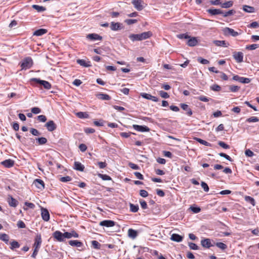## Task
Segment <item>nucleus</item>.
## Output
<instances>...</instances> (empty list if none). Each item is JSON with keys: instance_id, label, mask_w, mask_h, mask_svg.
<instances>
[{"instance_id": "1", "label": "nucleus", "mask_w": 259, "mask_h": 259, "mask_svg": "<svg viewBox=\"0 0 259 259\" xmlns=\"http://www.w3.org/2000/svg\"><path fill=\"white\" fill-rule=\"evenodd\" d=\"M152 35V32L149 31L140 34H131L129 35V38L132 41H141L150 38Z\"/></svg>"}, {"instance_id": "2", "label": "nucleus", "mask_w": 259, "mask_h": 259, "mask_svg": "<svg viewBox=\"0 0 259 259\" xmlns=\"http://www.w3.org/2000/svg\"><path fill=\"white\" fill-rule=\"evenodd\" d=\"M33 65V61L30 57L25 58L21 63L22 69H28L30 68Z\"/></svg>"}, {"instance_id": "3", "label": "nucleus", "mask_w": 259, "mask_h": 259, "mask_svg": "<svg viewBox=\"0 0 259 259\" xmlns=\"http://www.w3.org/2000/svg\"><path fill=\"white\" fill-rule=\"evenodd\" d=\"M30 82H34L42 85L45 89L50 90L51 88V83L46 80H40L39 78H32L30 79Z\"/></svg>"}, {"instance_id": "4", "label": "nucleus", "mask_w": 259, "mask_h": 259, "mask_svg": "<svg viewBox=\"0 0 259 259\" xmlns=\"http://www.w3.org/2000/svg\"><path fill=\"white\" fill-rule=\"evenodd\" d=\"M223 32L225 35H231L234 37L237 36L239 34L237 31L229 27L224 28L223 29Z\"/></svg>"}, {"instance_id": "5", "label": "nucleus", "mask_w": 259, "mask_h": 259, "mask_svg": "<svg viewBox=\"0 0 259 259\" xmlns=\"http://www.w3.org/2000/svg\"><path fill=\"white\" fill-rule=\"evenodd\" d=\"M233 57L238 63H241L243 61V54L240 52H234Z\"/></svg>"}, {"instance_id": "6", "label": "nucleus", "mask_w": 259, "mask_h": 259, "mask_svg": "<svg viewBox=\"0 0 259 259\" xmlns=\"http://www.w3.org/2000/svg\"><path fill=\"white\" fill-rule=\"evenodd\" d=\"M63 235V233L59 231H56L53 234L54 238L59 242L64 241V237Z\"/></svg>"}, {"instance_id": "7", "label": "nucleus", "mask_w": 259, "mask_h": 259, "mask_svg": "<svg viewBox=\"0 0 259 259\" xmlns=\"http://www.w3.org/2000/svg\"><path fill=\"white\" fill-rule=\"evenodd\" d=\"M233 79L236 81H238L243 83H248L250 81V79L248 78H245L243 77H240L238 75H234L233 77Z\"/></svg>"}, {"instance_id": "8", "label": "nucleus", "mask_w": 259, "mask_h": 259, "mask_svg": "<svg viewBox=\"0 0 259 259\" xmlns=\"http://www.w3.org/2000/svg\"><path fill=\"white\" fill-rule=\"evenodd\" d=\"M45 126L49 132H53L57 128L56 124L53 120H49L45 124Z\"/></svg>"}, {"instance_id": "9", "label": "nucleus", "mask_w": 259, "mask_h": 259, "mask_svg": "<svg viewBox=\"0 0 259 259\" xmlns=\"http://www.w3.org/2000/svg\"><path fill=\"white\" fill-rule=\"evenodd\" d=\"M132 3L138 11H141L144 8L142 5L143 2L142 0H133Z\"/></svg>"}, {"instance_id": "10", "label": "nucleus", "mask_w": 259, "mask_h": 259, "mask_svg": "<svg viewBox=\"0 0 259 259\" xmlns=\"http://www.w3.org/2000/svg\"><path fill=\"white\" fill-rule=\"evenodd\" d=\"M110 29L113 31L121 30L123 28L122 24L119 22H112L110 24Z\"/></svg>"}, {"instance_id": "11", "label": "nucleus", "mask_w": 259, "mask_h": 259, "mask_svg": "<svg viewBox=\"0 0 259 259\" xmlns=\"http://www.w3.org/2000/svg\"><path fill=\"white\" fill-rule=\"evenodd\" d=\"M133 128L138 131L141 132H149L150 131L149 128L145 125H139L137 124H134L133 125Z\"/></svg>"}, {"instance_id": "12", "label": "nucleus", "mask_w": 259, "mask_h": 259, "mask_svg": "<svg viewBox=\"0 0 259 259\" xmlns=\"http://www.w3.org/2000/svg\"><path fill=\"white\" fill-rule=\"evenodd\" d=\"M41 215L44 221L47 222L50 220V213L46 208H41Z\"/></svg>"}, {"instance_id": "13", "label": "nucleus", "mask_w": 259, "mask_h": 259, "mask_svg": "<svg viewBox=\"0 0 259 259\" xmlns=\"http://www.w3.org/2000/svg\"><path fill=\"white\" fill-rule=\"evenodd\" d=\"M99 225L106 227H112L115 226V222L112 220H104L100 222Z\"/></svg>"}, {"instance_id": "14", "label": "nucleus", "mask_w": 259, "mask_h": 259, "mask_svg": "<svg viewBox=\"0 0 259 259\" xmlns=\"http://www.w3.org/2000/svg\"><path fill=\"white\" fill-rule=\"evenodd\" d=\"M141 96L146 99L152 100L154 102H158V98L156 97L153 96L147 93H143L141 94Z\"/></svg>"}, {"instance_id": "15", "label": "nucleus", "mask_w": 259, "mask_h": 259, "mask_svg": "<svg viewBox=\"0 0 259 259\" xmlns=\"http://www.w3.org/2000/svg\"><path fill=\"white\" fill-rule=\"evenodd\" d=\"M37 188L39 189H42L45 188V184L42 180L40 179H35L33 183Z\"/></svg>"}, {"instance_id": "16", "label": "nucleus", "mask_w": 259, "mask_h": 259, "mask_svg": "<svg viewBox=\"0 0 259 259\" xmlns=\"http://www.w3.org/2000/svg\"><path fill=\"white\" fill-rule=\"evenodd\" d=\"M187 45L190 47H194L198 44V40L196 37H192L188 38Z\"/></svg>"}, {"instance_id": "17", "label": "nucleus", "mask_w": 259, "mask_h": 259, "mask_svg": "<svg viewBox=\"0 0 259 259\" xmlns=\"http://www.w3.org/2000/svg\"><path fill=\"white\" fill-rule=\"evenodd\" d=\"M1 164L6 167L10 168L14 164V161L10 159L5 160L1 162Z\"/></svg>"}, {"instance_id": "18", "label": "nucleus", "mask_w": 259, "mask_h": 259, "mask_svg": "<svg viewBox=\"0 0 259 259\" xmlns=\"http://www.w3.org/2000/svg\"><path fill=\"white\" fill-rule=\"evenodd\" d=\"M76 62L80 66L83 67H89L91 66V64L90 61H86L83 59H77Z\"/></svg>"}, {"instance_id": "19", "label": "nucleus", "mask_w": 259, "mask_h": 259, "mask_svg": "<svg viewBox=\"0 0 259 259\" xmlns=\"http://www.w3.org/2000/svg\"><path fill=\"white\" fill-rule=\"evenodd\" d=\"M42 240L40 234H37L35 238L34 246L36 248H39L41 243Z\"/></svg>"}, {"instance_id": "20", "label": "nucleus", "mask_w": 259, "mask_h": 259, "mask_svg": "<svg viewBox=\"0 0 259 259\" xmlns=\"http://www.w3.org/2000/svg\"><path fill=\"white\" fill-rule=\"evenodd\" d=\"M87 38L90 40H102V37L96 33L89 34L87 36Z\"/></svg>"}, {"instance_id": "21", "label": "nucleus", "mask_w": 259, "mask_h": 259, "mask_svg": "<svg viewBox=\"0 0 259 259\" xmlns=\"http://www.w3.org/2000/svg\"><path fill=\"white\" fill-rule=\"evenodd\" d=\"M201 244L203 247L207 248L212 246L211 244L210 240L208 238L202 240L201 241Z\"/></svg>"}, {"instance_id": "22", "label": "nucleus", "mask_w": 259, "mask_h": 259, "mask_svg": "<svg viewBox=\"0 0 259 259\" xmlns=\"http://www.w3.org/2000/svg\"><path fill=\"white\" fill-rule=\"evenodd\" d=\"M128 236L130 238L134 239L138 236V232L133 229H129L128 230Z\"/></svg>"}, {"instance_id": "23", "label": "nucleus", "mask_w": 259, "mask_h": 259, "mask_svg": "<svg viewBox=\"0 0 259 259\" xmlns=\"http://www.w3.org/2000/svg\"><path fill=\"white\" fill-rule=\"evenodd\" d=\"M207 12L212 15L222 14L223 13V12L221 10L217 9H209L207 10Z\"/></svg>"}, {"instance_id": "24", "label": "nucleus", "mask_w": 259, "mask_h": 259, "mask_svg": "<svg viewBox=\"0 0 259 259\" xmlns=\"http://www.w3.org/2000/svg\"><path fill=\"white\" fill-rule=\"evenodd\" d=\"M8 202L10 206L12 207H16L18 204L17 200L14 199L13 197L10 196L8 198Z\"/></svg>"}, {"instance_id": "25", "label": "nucleus", "mask_w": 259, "mask_h": 259, "mask_svg": "<svg viewBox=\"0 0 259 259\" xmlns=\"http://www.w3.org/2000/svg\"><path fill=\"white\" fill-rule=\"evenodd\" d=\"M183 237L177 234H172L171 236L170 239L176 242H181L182 241Z\"/></svg>"}, {"instance_id": "26", "label": "nucleus", "mask_w": 259, "mask_h": 259, "mask_svg": "<svg viewBox=\"0 0 259 259\" xmlns=\"http://www.w3.org/2000/svg\"><path fill=\"white\" fill-rule=\"evenodd\" d=\"M181 108L184 110L187 111V114L189 116H191L192 115V111L189 107L188 105L186 104H181Z\"/></svg>"}, {"instance_id": "27", "label": "nucleus", "mask_w": 259, "mask_h": 259, "mask_svg": "<svg viewBox=\"0 0 259 259\" xmlns=\"http://www.w3.org/2000/svg\"><path fill=\"white\" fill-rule=\"evenodd\" d=\"M213 44L219 47H227L229 45V43H226V41L225 40H214L213 41Z\"/></svg>"}, {"instance_id": "28", "label": "nucleus", "mask_w": 259, "mask_h": 259, "mask_svg": "<svg viewBox=\"0 0 259 259\" xmlns=\"http://www.w3.org/2000/svg\"><path fill=\"white\" fill-rule=\"evenodd\" d=\"M84 166L79 162H74V169L77 170L82 171H83Z\"/></svg>"}, {"instance_id": "29", "label": "nucleus", "mask_w": 259, "mask_h": 259, "mask_svg": "<svg viewBox=\"0 0 259 259\" xmlns=\"http://www.w3.org/2000/svg\"><path fill=\"white\" fill-rule=\"evenodd\" d=\"M69 244L72 246L81 247L82 245V242L78 240H70L68 242Z\"/></svg>"}, {"instance_id": "30", "label": "nucleus", "mask_w": 259, "mask_h": 259, "mask_svg": "<svg viewBox=\"0 0 259 259\" xmlns=\"http://www.w3.org/2000/svg\"><path fill=\"white\" fill-rule=\"evenodd\" d=\"M47 32L45 29H39L33 32V35L35 36H41Z\"/></svg>"}, {"instance_id": "31", "label": "nucleus", "mask_w": 259, "mask_h": 259, "mask_svg": "<svg viewBox=\"0 0 259 259\" xmlns=\"http://www.w3.org/2000/svg\"><path fill=\"white\" fill-rule=\"evenodd\" d=\"M10 249L11 250H14L16 248H18L20 247V244L17 241L13 240L10 242Z\"/></svg>"}, {"instance_id": "32", "label": "nucleus", "mask_w": 259, "mask_h": 259, "mask_svg": "<svg viewBox=\"0 0 259 259\" xmlns=\"http://www.w3.org/2000/svg\"><path fill=\"white\" fill-rule=\"evenodd\" d=\"M243 10L247 13H253L254 12V8L253 7L247 5H244Z\"/></svg>"}, {"instance_id": "33", "label": "nucleus", "mask_w": 259, "mask_h": 259, "mask_svg": "<svg viewBox=\"0 0 259 259\" xmlns=\"http://www.w3.org/2000/svg\"><path fill=\"white\" fill-rule=\"evenodd\" d=\"M195 139L196 141H197L199 143H200L203 145H205L206 146L210 147L211 146V144L210 143H209L207 142V141H204L202 139H201L200 138H196Z\"/></svg>"}, {"instance_id": "34", "label": "nucleus", "mask_w": 259, "mask_h": 259, "mask_svg": "<svg viewBox=\"0 0 259 259\" xmlns=\"http://www.w3.org/2000/svg\"><path fill=\"white\" fill-rule=\"evenodd\" d=\"M98 98L103 100H109L111 97L107 94H99L98 95Z\"/></svg>"}, {"instance_id": "35", "label": "nucleus", "mask_w": 259, "mask_h": 259, "mask_svg": "<svg viewBox=\"0 0 259 259\" xmlns=\"http://www.w3.org/2000/svg\"><path fill=\"white\" fill-rule=\"evenodd\" d=\"M0 240L4 241L6 243L8 244L9 240V237L6 234H2L0 235Z\"/></svg>"}, {"instance_id": "36", "label": "nucleus", "mask_w": 259, "mask_h": 259, "mask_svg": "<svg viewBox=\"0 0 259 259\" xmlns=\"http://www.w3.org/2000/svg\"><path fill=\"white\" fill-rule=\"evenodd\" d=\"M233 5L232 1H228L224 3L221 4V7L223 8H229L231 7Z\"/></svg>"}, {"instance_id": "37", "label": "nucleus", "mask_w": 259, "mask_h": 259, "mask_svg": "<svg viewBox=\"0 0 259 259\" xmlns=\"http://www.w3.org/2000/svg\"><path fill=\"white\" fill-rule=\"evenodd\" d=\"M32 8L38 12H43L46 10V8L45 7L36 5H32Z\"/></svg>"}, {"instance_id": "38", "label": "nucleus", "mask_w": 259, "mask_h": 259, "mask_svg": "<svg viewBox=\"0 0 259 259\" xmlns=\"http://www.w3.org/2000/svg\"><path fill=\"white\" fill-rule=\"evenodd\" d=\"M130 210L133 212H136L139 210V206L138 205H134L131 203L130 205Z\"/></svg>"}, {"instance_id": "39", "label": "nucleus", "mask_w": 259, "mask_h": 259, "mask_svg": "<svg viewBox=\"0 0 259 259\" xmlns=\"http://www.w3.org/2000/svg\"><path fill=\"white\" fill-rule=\"evenodd\" d=\"M39 145H43L47 142V140L46 138L41 137L36 139Z\"/></svg>"}, {"instance_id": "40", "label": "nucleus", "mask_w": 259, "mask_h": 259, "mask_svg": "<svg viewBox=\"0 0 259 259\" xmlns=\"http://www.w3.org/2000/svg\"><path fill=\"white\" fill-rule=\"evenodd\" d=\"M215 245L218 247L222 250H225L227 248V245L222 242H217Z\"/></svg>"}, {"instance_id": "41", "label": "nucleus", "mask_w": 259, "mask_h": 259, "mask_svg": "<svg viewBox=\"0 0 259 259\" xmlns=\"http://www.w3.org/2000/svg\"><path fill=\"white\" fill-rule=\"evenodd\" d=\"M259 121V119L257 117L252 116L246 119V121L247 122H255Z\"/></svg>"}, {"instance_id": "42", "label": "nucleus", "mask_w": 259, "mask_h": 259, "mask_svg": "<svg viewBox=\"0 0 259 259\" xmlns=\"http://www.w3.org/2000/svg\"><path fill=\"white\" fill-rule=\"evenodd\" d=\"M177 37L180 39H188L190 37V36H189L187 33L184 34H179L177 35Z\"/></svg>"}, {"instance_id": "43", "label": "nucleus", "mask_w": 259, "mask_h": 259, "mask_svg": "<svg viewBox=\"0 0 259 259\" xmlns=\"http://www.w3.org/2000/svg\"><path fill=\"white\" fill-rule=\"evenodd\" d=\"M258 47V45L257 44H252L250 45H248L246 46V49L249 50H254L257 48Z\"/></svg>"}, {"instance_id": "44", "label": "nucleus", "mask_w": 259, "mask_h": 259, "mask_svg": "<svg viewBox=\"0 0 259 259\" xmlns=\"http://www.w3.org/2000/svg\"><path fill=\"white\" fill-rule=\"evenodd\" d=\"M25 205H26L27 206L26 208L24 207V209L25 210H27L28 209V208L33 209L35 207V205L33 203H31V202H25Z\"/></svg>"}, {"instance_id": "45", "label": "nucleus", "mask_w": 259, "mask_h": 259, "mask_svg": "<svg viewBox=\"0 0 259 259\" xmlns=\"http://www.w3.org/2000/svg\"><path fill=\"white\" fill-rule=\"evenodd\" d=\"M190 209H191V210L192 212H193L194 213H195L199 212L201 210V209L199 207H195V206H191L190 207Z\"/></svg>"}, {"instance_id": "46", "label": "nucleus", "mask_w": 259, "mask_h": 259, "mask_svg": "<svg viewBox=\"0 0 259 259\" xmlns=\"http://www.w3.org/2000/svg\"><path fill=\"white\" fill-rule=\"evenodd\" d=\"M210 89L213 91L219 92L221 91V88L218 84H213L210 87Z\"/></svg>"}, {"instance_id": "47", "label": "nucleus", "mask_w": 259, "mask_h": 259, "mask_svg": "<svg viewBox=\"0 0 259 259\" xmlns=\"http://www.w3.org/2000/svg\"><path fill=\"white\" fill-rule=\"evenodd\" d=\"M76 115L80 118H87L88 115L87 113L82 112H77Z\"/></svg>"}, {"instance_id": "48", "label": "nucleus", "mask_w": 259, "mask_h": 259, "mask_svg": "<svg viewBox=\"0 0 259 259\" xmlns=\"http://www.w3.org/2000/svg\"><path fill=\"white\" fill-rule=\"evenodd\" d=\"M196 98L201 101L204 102H207L209 100V99H208L207 97L204 96H200L196 97Z\"/></svg>"}, {"instance_id": "49", "label": "nucleus", "mask_w": 259, "mask_h": 259, "mask_svg": "<svg viewBox=\"0 0 259 259\" xmlns=\"http://www.w3.org/2000/svg\"><path fill=\"white\" fill-rule=\"evenodd\" d=\"M197 60L199 63L202 64H207L209 63L208 60L203 59L201 57L198 58Z\"/></svg>"}, {"instance_id": "50", "label": "nucleus", "mask_w": 259, "mask_h": 259, "mask_svg": "<svg viewBox=\"0 0 259 259\" xmlns=\"http://www.w3.org/2000/svg\"><path fill=\"white\" fill-rule=\"evenodd\" d=\"M248 27L252 28H256L259 27V24L258 22L254 21L250 23L248 26Z\"/></svg>"}, {"instance_id": "51", "label": "nucleus", "mask_w": 259, "mask_h": 259, "mask_svg": "<svg viewBox=\"0 0 259 259\" xmlns=\"http://www.w3.org/2000/svg\"><path fill=\"white\" fill-rule=\"evenodd\" d=\"M240 89V87L237 85H230L229 87L230 90L232 92H236Z\"/></svg>"}, {"instance_id": "52", "label": "nucleus", "mask_w": 259, "mask_h": 259, "mask_svg": "<svg viewBox=\"0 0 259 259\" xmlns=\"http://www.w3.org/2000/svg\"><path fill=\"white\" fill-rule=\"evenodd\" d=\"M201 186L205 192H208L209 191V187L206 183L202 182Z\"/></svg>"}, {"instance_id": "53", "label": "nucleus", "mask_w": 259, "mask_h": 259, "mask_svg": "<svg viewBox=\"0 0 259 259\" xmlns=\"http://www.w3.org/2000/svg\"><path fill=\"white\" fill-rule=\"evenodd\" d=\"M234 11L233 10H229V11L224 13L222 14L224 17H228L229 16L232 15L234 13Z\"/></svg>"}, {"instance_id": "54", "label": "nucleus", "mask_w": 259, "mask_h": 259, "mask_svg": "<svg viewBox=\"0 0 259 259\" xmlns=\"http://www.w3.org/2000/svg\"><path fill=\"white\" fill-rule=\"evenodd\" d=\"M92 244L94 248L96 249L99 248L101 245L96 240L92 241Z\"/></svg>"}, {"instance_id": "55", "label": "nucleus", "mask_w": 259, "mask_h": 259, "mask_svg": "<svg viewBox=\"0 0 259 259\" xmlns=\"http://www.w3.org/2000/svg\"><path fill=\"white\" fill-rule=\"evenodd\" d=\"M159 95H160V96L162 98H165V99H167V98H169V97L168 94L166 92H165L163 91H160L159 92Z\"/></svg>"}, {"instance_id": "56", "label": "nucleus", "mask_w": 259, "mask_h": 259, "mask_svg": "<svg viewBox=\"0 0 259 259\" xmlns=\"http://www.w3.org/2000/svg\"><path fill=\"white\" fill-rule=\"evenodd\" d=\"M99 177L103 180H111V178L107 175L99 174Z\"/></svg>"}, {"instance_id": "57", "label": "nucleus", "mask_w": 259, "mask_h": 259, "mask_svg": "<svg viewBox=\"0 0 259 259\" xmlns=\"http://www.w3.org/2000/svg\"><path fill=\"white\" fill-rule=\"evenodd\" d=\"M132 134H134V135L135 134L131 133V132H129V133L122 132L120 134V135L123 138H127L129 137Z\"/></svg>"}, {"instance_id": "58", "label": "nucleus", "mask_w": 259, "mask_h": 259, "mask_svg": "<svg viewBox=\"0 0 259 259\" xmlns=\"http://www.w3.org/2000/svg\"><path fill=\"white\" fill-rule=\"evenodd\" d=\"M245 200L249 202L253 206L255 205V200L253 198H252L250 196H246L245 197Z\"/></svg>"}, {"instance_id": "59", "label": "nucleus", "mask_w": 259, "mask_h": 259, "mask_svg": "<svg viewBox=\"0 0 259 259\" xmlns=\"http://www.w3.org/2000/svg\"><path fill=\"white\" fill-rule=\"evenodd\" d=\"M127 25H131L137 22L136 19H126L124 21Z\"/></svg>"}, {"instance_id": "60", "label": "nucleus", "mask_w": 259, "mask_h": 259, "mask_svg": "<svg viewBox=\"0 0 259 259\" xmlns=\"http://www.w3.org/2000/svg\"><path fill=\"white\" fill-rule=\"evenodd\" d=\"M37 119L40 122H44L46 121L47 117L45 115H40L37 116Z\"/></svg>"}, {"instance_id": "61", "label": "nucleus", "mask_w": 259, "mask_h": 259, "mask_svg": "<svg viewBox=\"0 0 259 259\" xmlns=\"http://www.w3.org/2000/svg\"><path fill=\"white\" fill-rule=\"evenodd\" d=\"M189 246L190 249H193V250H197L198 249V246L194 243H189Z\"/></svg>"}, {"instance_id": "62", "label": "nucleus", "mask_w": 259, "mask_h": 259, "mask_svg": "<svg viewBox=\"0 0 259 259\" xmlns=\"http://www.w3.org/2000/svg\"><path fill=\"white\" fill-rule=\"evenodd\" d=\"M218 144L221 146L222 147V148H224V149H229L230 147H229V146L228 145H227V144H226L225 142H222V141H220L218 143Z\"/></svg>"}, {"instance_id": "63", "label": "nucleus", "mask_w": 259, "mask_h": 259, "mask_svg": "<svg viewBox=\"0 0 259 259\" xmlns=\"http://www.w3.org/2000/svg\"><path fill=\"white\" fill-rule=\"evenodd\" d=\"M246 156L248 157H252L254 155L253 152L250 149H247L245 151Z\"/></svg>"}, {"instance_id": "64", "label": "nucleus", "mask_w": 259, "mask_h": 259, "mask_svg": "<svg viewBox=\"0 0 259 259\" xmlns=\"http://www.w3.org/2000/svg\"><path fill=\"white\" fill-rule=\"evenodd\" d=\"M140 195L143 197H146L148 195V193L145 190H141Z\"/></svg>"}]
</instances>
